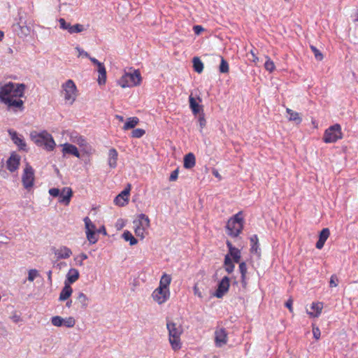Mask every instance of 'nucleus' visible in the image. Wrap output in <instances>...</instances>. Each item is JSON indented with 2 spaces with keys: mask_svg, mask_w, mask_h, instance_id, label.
<instances>
[{
  "mask_svg": "<svg viewBox=\"0 0 358 358\" xmlns=\"http://www.w3.org/2000/svg\"><path fill=\"white\" fill-rule=\"evenodd\" d=\"M330 235V231L328 228H324L320 233L319 239L316 243L315 247L317 249H322Z\"/></svg>",
  "mask_w": 358,
  "mask_h": 358,
  "instance_id": "obj_18",
  "label": "nucleus"
},
{
  "mask_svg": "<svg viewBox=\"0 0 358 358\" xmlns=\"http://www.w3.org/2000/svg\"><path fill=\"white\" fill-rule=\"evenodd\" d=\"M166 328L169 331V341L172 349L175 351L180 350L182 347L180 336L183 332L182 326L168 320L166 322Z\"/></svg>",
  "mask_w": 358,
  "mask_h": 358,
  "instance_id": "obj_2",
  "label": "nucleus"
},
{
  "mask_svg": "<svg viewBox=\"0 0 358 358\" xmlns=\"http://www.w3.org/2000/svg\"><path fill=\"white\" fill-rule=\"evenodd\" d=\"M131 189V185L128 184L127 187L121 192L114 199V203L118 206H125L129 201V195Z\"/></svg>",
  "mask_w": 358,
  "mask_h": 358,
  "instance_id": "obj_13",
  "label": "nucleus"
},
{
  "mask_svg": "<svg viewBox=\"0 0 358 358\" xmlns=\"http://www.w3.org/2000/svg\"><path fill=\"white\" fill-rule=\"evenodd\" d=\"M30 137L36 145L39 147L43 146L48 151L53 150L56 145L52 135L46 131H43L40 133L31 132Z\"/></svg>",
  "mask_w": 358,
  "mask_h": 358,
  "instance_id": "obj_3",
  "label": "nucleus"
},
{
  "mask_svg": "<svg viewBox=\"0 0 358 358\" xmlns=\"http://www.w3.org/2000/svg\"><path fill=\"white\" fill-rule=\"evenodd\" d=\"M313 337L316 340L320 339L321 333H320V329L318 327H313Z\"/></svg>",
  "mask_w": 358,
  "mask_h": 358,
  "instance_id": "obj_51",
  "label": "nucleus"
},
{
  "mask_svg": "<svg viewBox=\"0 0 358 358\" xmlns=\"http://www.w3.org/2000/svg\"><path fill=\"white\" fill-rule=\"evenodd\" d=\"M79 278V272L76 268L69 269V272L66 275V282L68 281V284H72L75 282Z\"/></svg>",
  "mask_w": 358,
  "mask_h": 358,
  "instance_id": "obj_27",
  "label": "nucleus"
},
{
  "mask_svg": "<svg viewBox=\"0 0 358 358\" xmlns=\"http://www.w3.org/2000/svg\"><path fill=\"white\" fill-rule=\"evenodd\" d=\"M224 265L225 271L228 273H231L235 268L234 264L232 262L229 255H226L224 257Z\"/></svg>",
  "mask_w": 358,
  "mask_h": 358,
  "instance_id": "obj_30",
  "label": "nucleus"
},
{
  "mask_svg": "<svg viewBox=\"0 0 358 358\" xmlns=\"http://www.w3.org/2000/svg\"><path fill=\"white\" fill-rule=\"evenodd\" d=\"M192 62L194 70L199 73H201L203 70V64L201 60L199 57H194Z\"/></svg>",
  "mask_w": 358,
  "mask_h": 358,
  "instance_id": "obj_34",
  "label": "nucleus"
},
{
  "mask_svg": "<svg viewBox=\"0 0 358 358\" xmlns=\"http://www.w3.org/2000/svg\"><path fill=\"white\" fill-rule=\"evenodd\" d=\"M287 113L289 115V120L290 121H294L296 124H300L302 121L301 117L299 115V113L297 112H294V110L287 108Z\"/></svg>",
  "mask_w": 358,
  "mask_h": 358,
  "instance_id": "obj_32",
  "label": "nucleus"
},
{
  "mask_svg": "<svg viewBox=\"0 0 358 358\" xmlns=\"http://www.w3.org/2000/svg\"><path fill=\"white\" fill-rule=\"evenodd\" d=\"M285 306L289 308V311L292 312V299H289L286 303H285Z\"/></svg>",
  "mask_w": 358,
  "mask_h": 358,
  "instance_id": "obj_57",
  "label": "nucleus"
},
{
  "mask_svg": "<svg viewBox=\"0 0 358 358\" xmlns=\"http://www.w3.org/2000/svg\"><path fill=\"white\" fill-rule=\"evenodd\" d=\"M178 177V169H176L171 172L170 177H169V180L175 181L177 180Z\"/></svg>",
  "mask_w": 358,
  "mask_h": 358,
  "instance_id": "obj_53",
  "label": "nucleus"
},
{
  "mask_svg": "<svg viewBox=\"0 0 358 358\" xmlns=\"http://www.w3.org/2000/svg\"><path fill=\"white\" fill-rule=\"evenodd\" d=\"M147 229L140 227L139 226H134V232L137 237H139L141 240L145 236V231Z\"/></svg>",
  "mask_w": 358,
  "mask_h": 358,
  "instance_id": "obj_40",
  "label": "nucleus"
},
{
  "mask_svg": "<svg viewBox=\"0 0 358 358\" xmlns=\"http://www.w3.org/2000/svg\"><path fill=\"white\" fill-rule=\"evenodd\" d=\"M76 50L78 52L79 56H85L86 57H90V55L88 52L85 51L83 49L80 48V47H76Z\"/></svg>",
  "mask_w": 358,
  "mask_h": 358,
  "instance_id": "obj_55",
  "label": "nucleus"
},
{
  "mask_svg": "<svg viewBox=\"0 0 358 358\" xmlns=\"http://www.w3.org/2000/svg\"><path fill=\"white\" fill-rule=\"evenodd\" d=\"M90 59V60L96 66H100V64H101V62H100L99 60H97L96 58L94 57H91L90 56V57H88Z\"/></svg>",
  "mask_w": 358,
  "mask_h": 358,
  "instance_id": "obj_58",
  "label": "nucleus"
},
{
  "mask_svg": "<svg viewBox=\"0 0 358 358\" xmlns=\"http://www.w3.org/2000/svg\"><path fill=\"white\" fill-rule=\"evenodd\" d=\"M239 271L241 275H246L247 273V265L245 262H243L239 264Z\"/></svg>",
  "mask_w": 358,
  "mask_h": 358,
  "instance_id": "obj_49",
  "label": "nucleus"
},
{
  "mask_svg": "<svg viewBox=\"0 0 358 358\" xmlns=\"http://www.w3.org/2000/svg\"><path fill=\"white\" fill-rule=\"evenodd\" d=\"M227 332L224 328L217 329L215 331V343L216 347L221 348L227 344Z\"/></svg>",
  "mask_w": 358,
  "mask_h": 358,
  "instance_id": "obj_11",
  "label": "nucleus"
},
{
  "mask_svg": "<svg viewBox=\"0 0 358 358\" xmlns=\"http://www.w3.org/2000/svg\"><path fill=\"white\" fill-rule=\"evenodd\" d=\"M26 85L23 83L8 82L0 83V103L5 104L8 110L15 113L24 110V101L21 99L24 94Z\"/></svg>",
  "mask_w": 358,
  "mask_h": 358,
  "instance_id": "obj_1",
  "label": "nucleus"
},
{
  "mask_svg": "<svg viewBox=\"0 0 358 358\" xmlns=\"http://www.w3.org/2000/svg\"><path fill=\"white\" fill-rule=\"evenodd\" d=\"M83 221L85 222L86 231H94L96 230L95 224L91 221V220L88 217H85L84 218Z\"/></svg>",
  "mask_w": 358,
  "mask_h": 358,
  "instance_id": "obj_38",
  "label": "nucleus"
},
{
  "mask_svg": "<svg viewBox=\"0 0 358 358\" xmlns=\"http://www.w3.org/2000/svg\"><path fill=\"white\" fill-rule=\"evenodd\" d=\"M193 30L195 34L199 35L202 31H203L204 29L201 25H194L193 27Z\"/></svg>",
  "mask_w": 358,
  "mask_h": 358,
  "instance_id": "obj_54",
  "label": "nucleus"
},
{
  "mask_svg": "<svg viewBox=\"0 0 358 358\" xmlns=\"http://www.w3.org/2000/svg\"><path fill=\"white\" fill-rule=\"evenodd\" d=\"M47 275H48V282L51 284L52 283V271H48L47 272Z\"/></svg>",
  "mask_w": 358,
  "mask_h": 358,
  "instance_id": "obj_61",
  "label": "nucleus"
},
{
  "mask_svg": "<svg viewBox=\"0 0 358 358\" xmlns=\"http://www.w3.org/2000/svg\"><path fill=\"white\" fill-rule=\"evenodd\" d=\"M266 61L264 64V68L266 69V71L271 73L275 69L274 62L271 59V58L269 57L266 56Z\"/></svg>",
  "mask_w": 358,
  "mask_h": 358,
  "instance_id": "obj_39",
  "label": "nucleus"
},
{
  "mask_svg": "<svg viewBox=\"0 0 358 358\" xmlns=\"http://www.w3.org/2000/svg\"><path fill=\"white\" fill-rule=\"evenodd\" d=\"M79 303H81L83 308H86L88 306V298L87 296L83 292H79L78 296L77 297Z\"/></svg>",
  "mask_w": 358,
  "mask_h": 358,
  "instance_id": "obj_37",
  "label": "nucleus"
},
{
  "mask_svg": "<svg viewBox=\"0 0 358 358\" xmlns=\"http://www.w3.org/2000/svg\"><path fill=\"white\" fill-rule=\"evenodd\" d=\"M150 219L146 215L141 213L138 215L137 220L134 221V226H139L140 227L148 229L150 227Z\"/></svg>",
  "mask_w": 358,
  "mask_h": 358,
  "instance_id": "obj_19",
  "label": "nucleus"
},
{
  "mask_svg": "<svg viewBox=\"0 0 358 358\" xmlns=\"http://www.w3.org/2000/svg\"><path fill=\"white\" fill-rule=\"evenodd\" d=\"M310 308L313 312H308V313L312 317H317L321 314L323 305L320 302L313 303Z\"/></svg>",
  "mask_w": 358,
  "mask_h": 358,
  "instance_id": "obj_26",
  "label": "nucleus"
},
{
  "mask_svg": "<svg viewBox=\"0 0 358 358\" xmlns=\"http://www.w3.org/2000/svg\"><path fill=\"white\" fill-rule=\"evenodd\" d=\"M8 132L11 140L20 148V150H27V144L22 136H19L17 133L13 129H8Z\"/></svg>",
  "mask_w": 358,
  "mask_h": 358,
  "instance_id": "obj_14",
  "label": "nucleus"
},
{
  "mask_svg": "<svg viewBox=\"0 0 358 358\" xmlns=\"http://www.w3.org/2000/svg\"><path fill=\"white\" fill-rule=\"evenodd\" d=\"M97 71L99 73L98 83L99 85H103L106 81V70L103 63L100 66H97Z\"/></svg>",
  "mask_w": 358,
  "mask_h": 358,
  "instance_id": "obj_24",
  "label": "nucleus"
},
{
  "mask_svg": "<svg viewBox=\"0 0 358 358\" xmlns=\"http://www.w3.org/2000/svg\"><path fill=\"white\" fill-rule=\"evenodd\" d=\"M87 259V255L85 253H81L78 257L75 258V260L77 262L78 265L82 266L83 260H85Z\"/></svg>",
  "mask_w": 358,
  "mask_h": 358,
  "instance_id": "obj_47",
  "label": "nucleus"
},
{
  "mask_svg": "<svg viewBox=\"0 0 358 358\" xmlns=\"http://www.w3.org/2000/svg\"><path fill=\"white\" fill-rule=\"evenodd\" d=\"M20 157L17 154L13 152L6 162V167L10 172H14L18 169L20 166Z\"/></svg>",
  "mask_w": 358,
  "mask_h": 358,
  "instance_id": "obj_15",
  "label": "nucleus"
},
{
  "mask_svg": "<svg viewBox=\"0 0 358 358\" xmlns=\"http://www.w3.org/2000/svg\"><path fill=\"white\" fill-rule=\"evenodd\" d=\"M118 153L115 148H111L108 152V163L110 168L115 169L117 166Z\"/></svg>",
  "mask_w": 358,
  "mask_h": 358,
  "instance_id": "obj_20",
  "label": "nucleus"
},
{
  "mask_svg": "<svg viewBox=\"0 0 358 358\" xmlns=\"http://www.w3.org/2000/svg\"><path fill=\"white\" fill-rule=\"evenodd\" d=\"M64 92V100L69 104H73L76 99L77 87L72 80H68L62 85Z\"/></svg>",
  "mask_w": 358,
  "mask_h": 358,
  "instance_id": "obj_7",
  "label": "nucleus"
},
{
  "mask_svg": "<svg viewBox=\"0 0 358 358\" xmlns=\"http://www.w3.org/2000/svg\"><path fill=\"white\" fill-rule=\"evenodd\" d=\"M226 244H227V248L229 249V252L231 251V250H234L235 247L233 246L232 243L230 241H227Z\"/></svg>",
  "mask_w": 358,
  "mask_h": 358,
  "instance_id": "obj_60",
  "label": "nucleus"
},
{
  "mask_svg": "<svg viewBox=\"0 0 358 358\" xmlns=\"http://www.w3.org/2000/svg\"><path fill=\"white\" fill-rule=\"evenodd\" d=\"M122 238L126 241H129L130 245H134L138 243V241L136 238L134 237L132 234L129 231H124L122 234Z\"/></svg>",
  "mask_w": 358,
  "mask_h": 358,
  "instance_id": "obj_33",
  "label": "nucleus"
},
{
  "mask_svg": "<svg viewBox=\"0 0 358 358\" xmlns=\"http://www.w3.org/2000/svg\"><path fill=\"white\" fill-rule=\"evenodd\" d=\"M171 282V277L170 275H168L166 273H164L162 276L161 277L160 281H159V285L158 287H162L165 289H169V285Z\"/></svg>",
  "mask_w": 358,
  "mask_h": 358,
  "instance_id": "obj_28",
  "label": "nucleus"
},
{
  "mask_svg": "<svg viewBox=\"0 0 358 358\" xmlns=\"http://www.w3.org/2000/svg\"><path fill=\"white\" fill-rule=\"evenodd\" d=\"M152 296L155 301L161 305L169 299L170 296V291L169 289L157 287L153 291Z\"/></svg>",
  "mask_w": 358,
  "mask_h": 358,
  "instance_id": "obj_10",
  "label": "nucleus"
},
{
  "mask_svg": "<svg viewBox=\"0 0 358 358\" xmlns=\"http://www.w3.org/2000/svg\"><path fill=\"white\" fill-rule=\"evenodd\" d=\"M196 164V158L192 152L187 154L184 157V167L189 169L193 168Z\"/></svg>",
  "mask_w": 358,
  "mask_h": 358,
  "instance_id": "obj_23",
  "label": "nucleus"
},
{
  "mask_svg": "<svg viewBox=\"0 0 358 358\" xmlns=\"http://www.w3.org/2000/svg\"><path fill=\"white\" fill-rule=\"evenodd\" d=\"M49 194L53 197H58L60 195V190L57 188H51L49 189Z\"/></svg>",
  "mask_w": 358,
  "mask_h": 358,
  "instance_id": "obj_50",
  "label": "nucleus"
},
{
  "mask_svg": "<svg viewBox=\"0 0 358 358\" xmlns=\"http://www.w3.org/2000/svg\"><path fill=\"white\" fill-rule=\"evenodd\" d=\"M342 138L341 127L339 124H335L325 130L323 141L326 143H331Z\"/></svg>",
  "mask_w": 358,
  "mask_h": 358,
  "instance_id": "obj_6",
  "label": "nucleus"
},
{
  "mask_svg": "<svg viewBox=\"0 0 358 358\" xmlns=\"http://www.w3.org/2000/svg\"><path fill=\"white\" fill-rule=\"evenodd\" d=\"M73 292V289L69 284L67 283L66 281L64 282V287L62 288L60 294L59 300L61 301H65L68 299L69 297L71 295Z\"/></svg>",
  "mask_w": 358,
  "mask_h": 358,
  "instance_id": "obj_21",
  "label": "nucleus"
},
{
  "mask_svg": "<svg viewBox=\"0 0 358 358\" xmlns=\"http://www.w3.org/2000/svg\"><path fill=\"white\" fill-rule=\"evenodd\" d=\"M194 293L195 295H197L199 297H200V298L202 297L201 293L196 286L194 287Z\"/></svg>",
  "mask_w": 358,
  "mask_h": 358,
  "instance_id": "obj_59",
  "label": "nucleus"
},
{
  "mask_svg": "<svg viewBox=\"0 0 358 358\" xmlns=\"http://www.w3.org/2000/svg\"><path fill=\"white\" fill-rule=\"evenodd\" d=\"M139 120L136 117H129L124 123L123 129L128 130L134 128L138 124Z\"/></svg>",
  "mask_w": 358,
  "mask_h": 358,
  "instance_id": "obj_31",
  "label": "nucleus"
},
{
  "mask_svg": "<svg viewBox=\"0 0 358 358\" xmlns=\"http://www.w3.org/2000/svg\"><path fill=\"white\" fill-rule=\"evenodd\" d=\"M250 241L251 243V248H250L251 252H255L256 254H258L260 249H259V238H258L257 235H256V234L252 235L250 238Z\"/></svg>",
  "mask_w": 358,
  "mask_h": 358,
  "instance_id": "obj_29",
  "label": "nucleus"
},
{
  "mask_svg": "<svg viewBox=\"0 0 358 358\" xmlns=\"http://www.w3.org/2000/svg\"><path fill=\"white\" fill-rule=\"evenodd\" d=\"M115 118L117 119L120 122H123L124 121V117L122 116H121V115H115Z\"/></svg>",
  "mask_w": 358,
  "mask_h": 358,
  "instance_id": "obj_64",
  "label": "nucleus"
},
{
  "mask_svg": "<svg viewBox=\"0 0 358 358\" xmlns=\"http://www.w3.org/2000/svg\"><path fill=\"white\" fill-rule=\"evenodd\" d=\"M64 154H70L78 158L80 157V152L74 145L70 143H65L62 150Z\"/></svg>",
  "mask_w": 358,
  "mask_h": 358,
  "instance_id": "obj_22",
  "label": "nucleus"
},
{
  "mask_svg": "<svg viewBox=\"0 0 358 358\" xmlns=\"http://www.w3.org/2000/svg\"><path fill=\"white\" fill-rule=\"evenodd\" d=\"M75 324L76 320L73 317H66L63 320V325L68 328H71L74 327Z\"/></svg>",
  "mask_w": 358,
  "mask_h": 358,
  "instance_id": "obj_42",
  "label": "nucleus"
},
{
  "mask_svg": "<svg viewBox=\"0 0 358 358\" xmlns=\"http://www.w3.org/2000/svg\"><path fill=\"white\" fill-rule=\"evenodd\" d=\"M310 49L312 52L314 53L315 58L317 61H322L323 59V55L316 47L310 45Z\"/></svg>",
  "mask_w": 358,
  "mask_h": 358,
  "instance_id": "obj_43",
  "label": "nucleus"
},
{
  "mask_svg": "<svg viewBox=\"0 0 358 358\" xmlns=\"http://www.w3.org/2000/svg\"><path fill=\"white\" fill-rule=\"evenodd\" d=\"M229 257L231 256L234 262L235 263H238L241 259V250L236 248H234V250H231L229 252Z\"/></svg>",
  "mask_w": 358,
  "mask_h": 358,
  "instance_id": "obj_36",
  "label": "nucleus"
},
{
  "mask_svg": "<svg viewBox=\"0 0 358 358\" xmlns=\"http://www.w3.org/2000/svg\"><path fill=\"white\" fill-rule=\"evenodd\" d=\"M58 22L59 23V28L63 30H66L70 34L80 33L85 30L83 24H76L71 25V23L66 22L64 18H59Z\"/></svg>",
  "mask_w": 358,
  "mask_h": 358,
  "instance_id": "obj_9",
  "label": "nucleus"
},
{
  "mask_svg": "<svg viewBox=\"0 0 358 358\" xmlns=\"http://www.w3.org/2000/svg\"><path fill=\"white\" fill-rule=\"evenodd\" d=\"M73 195V191L70 187H64L60 191V195H59L58 201L60 203H63L66 206L69 205L71 201V198Z\"/></svg>",
  "mask_w": 358,
  "mask_h": 358,
  "instance_id": "obj_16",
  "label": "nucleus"
},
{
  "mask_svg": "<svg viewBox=\"0 0 358 358\" xmlns=\"http://www.w3.org/2000/svg\"><path fill=\"white\" fill-rule=\"evenodd\" d=\"M142 78L139 70L130 69L129 71L125 72L118 80L117 83L122 88L131 87L139 85Z\"/></svg>",
  "mask_w": 358,
  "mask_h": 358,
  "instance_id": "obj_4",
  "label": "nucleus"
},
{
  "mask_svg": "<svg viewBox=\"0 0 358 358\" xmlns=\"http://www.w3.org/2000/svg\"><path fill=\"white\" fill-rule=\"evenodd\" d=\"M199 123L201 129H203L206 126V121L205 120L203 113H202L201 115H199Z\"/></svg>",
  "mask_w": 358,
  "mask_h": 358,
  "instance_id": "obj_52",
  "label": "nucleus"
},
{
  "mask_svg": "<svg viewBox=\"0 0 358 358\" xmlns=\"http://www.w3.org/2000/svg\"><path fill=\"white\" fill-rule=\"evenodd\" d=\"M229 68L228 62L223 58L221 57V62L220 65V71L222 73H227L229 72Z\"/></svg>",
  "mask_w": 358,
  "mask_h": 358,
  "instance_id": "obj_41",
  "label": "nucleus"
},
{
  "mask_svg": "<svg viewBox=\"0 0 358 358\" xmlns=\"http://www.w3.org/2000/svg\"><path fill=\"white\" fill-rule=\"evenodd\" d=\"M145 131L143 129H135L131 132V136L133 138H141L145 134Z\"/></svg>",
  "mask_w": 358,
  "mask_h": 358,
  "instance_id": "obj_45",
  "label": "nucleus"
},
{
  "mask_svg": "<svg viewBox=\"0 0 358 358\" xmlns=\"http://www.w3.org/2000/svg\"><path fill=\"white\" fill-rule=\"evenodd\" d=\"M226 228L228 235L232 237H237L241 233L243 228V217L241 211L228 220Z\"/></svg>",
  "mask_w": 358,
  "mask_h": 358,
  "instance_id": "obj_5",
  "label": "nucleus"
},
{
  "mask_svg": "<svg viewBox=\"0 0 358 358\" xmlns=\"http://www.w3.org/2000/svg\"><path fill=\"white\" fill-rule=\"evenodd\" d=\"M78 143L80 145H84L85 143V140L83 137L80 136Z\"/></svg>",
  "mask_w": 358,
  "mask_h": 358,
  "instance_id": "obj_63",
  "label": "nucleus"
},
{
  "mask_svg": "<svg viewBox=\"0 0 358 358\" xmlns=\"http://www.w3.org/2000/svg\"><path fill=\"white\" fill-rule=\"evenodd\" d=\"M250 54L252 56V62L257 63L259 61L258 57L256 55L255 51L253 50H250Z\"/></svg>",
  "mask_w": 358,
  "mask_h": 358,
  "instance_id": "obj_56",
  "label": "nucleus"
},
{
  "mask_svg": "<svg viewBox=\"0 0 358 358\" xmlns=\"http://www.w3.org/2000/svg\"><path fill=\"white\" fill-rule=\"evenodd\" d=\"M189 107L194 115H196L203 110L202 106L196 102L195 99L192 95H190L189 97Z\"/></svg>",
  "mask_w": 358,
  "mask_h": 358,
  "instance_id": "obj_25",
  "label": "nucleus"
},
{
  "mask_svg": "<svg viewBox=\"0 0 358 358\" xmlns=\"http://www.w3.org/2000/svg\"><path fill=\"white\" fill-rule=\"evenodd\" d=\"M63 320L64 318H62L60 316H54L51 318V322L52 325L55 327H61L63 325Z\"/></svg>",
  "mask_w": 358,
  "mask_h": 358,
  "instance_id": "obj_44",
  "label": "nucleus"
},
{
  "mask_svg": "<svg viewBox=\"0 0 358 358\" xmlns=\"http://www.w3.org/2000/svg\"><path fill=\"white\" fill-rule=\"evenodd\" d=\"M338 279L336 275H332L330 278V287H336L338 285Z\"/></svg>",
  "mask_w": 358,
  "mask_h": 358,
  "instance_id": "obj_48",
  "label": "nucleus"
},
{
  "mask_svg": "<svg viewBox=\"0 0 358 358\" xmlns=\"http://www.w3.org/2000/svg\"><path fill=\"white\" fill-rule=\"evenodd\" d=\"M241 283L243 285V287H245L247 284L246 282V275H241Z\"/></svg>",
  "mask_w": 358,
  "mask_h": 358,
  "instance_id": "obj_62",
  "label": "nucleus"
},
{
  "mask_svg": "<svg viewBox=\"0 0 358 358\" xmlns=\"http://www.w3.org/2000/svg\"><path fill=\"white\" fill-rule=\"evenodd\" d=\"M86 236L90 244H94L98 241V237L96 234V231H85Z\"/></svg>",
  "mask_w": 358,
  "mask_h": 358,
  "instance_id": "obj_35",
  "label": "nucleus"
},
{
  "mask_svg": "<svg viewBox=\"0 0 358 358\" xmlns=\"http://www.w3.org/2000/svg\"><path fill=\"white\" fill-rule=\"evenodd\" d=\"M229 286V278L228 276H224L218 283L215 296L219 299L223 297V296L228 292Z\"/></svg>",
  "mask_w": 358,
  "mask_h": 358,
  "instance_id": "obj_12",
  "label": "nucleus"
},
{
  "mask_svg": "<svg viewBox=\"0 0 358 358\" xmlns=\"http://www.w3.org/2000/svg\"><path fill=\"white\" fill-rule=\"evenodd\" d=\"M38 275V272L36 269H31L29 271L27 279L29 281L33 282Z\"/></svg>",
  "mask_w": 358,
  "mask_h": 358,
  "instance_id": "obj_46",
  "label": "nucleus"
},
{
  "mask_svg": "<svg viewBox=\"0 0 358 358\" xmlns=\"http://www.w3.org/2000/svg\"><path fill=\"white\" fill-rule=\"evenodd\" d=\"M52 250L58 259H67L72 255L71 250L66 246H62L58 249L53 248Z\"/></svg>",
  "mask_w": 358,
  "mask_h": 358,
  "instance_id": "obj_17",
  "label": "nucleus"
},
{
  "mask_svg": "<svg viewBox=\"0 0 358 358\" xmlns=\"http://www.w3.org/2000/svg\"><path fill=\"white\" fill-rule=\"evenodd\" d=\"M34 182V170L31 165L27 163L22 176V182L26 189H31Z\"/></svg>",
  "mask_w": 358,
  "mask_h": 358,
  "instance_id": "obj_8",
  "label": "nucleus"
}]
</instances>
